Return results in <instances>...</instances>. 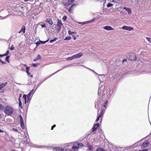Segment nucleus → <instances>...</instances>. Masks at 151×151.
Returning <instances> with one entry per match:
<instances>
[{
  "instance_id": "f257e3e1",
  "label": "nucleus",
  "mask_w": 151,
  "mask_h": 151,
  "mask_svg": "<svg viewBox=\"0 0 151 151\" xmlns=\"http://www.w3.org/2000/svg\"><path fill=\"white\" fill-rule=\"evenodd\" d=\"M78 149V147H71V145H68L66 146L63 149L57 147L53 148V151H77Z\"/></svg>"
},
{
  "instance_id": "f03ea898",
  "label": "nucleus",
  "mask_w": 151,
  "mask_h": 151,
  "mask_svg": "<svg viewBox=\"0 0 151 151\" xmlns=\"http://www.w3.org/2000/svg\"><path fill=\"white\" fill-rule=\"evenodd\" d=\"M4 112L8 115H10L13 113L14 109L10 106H7L5 107L4 109Z\"/></svg>"
},
{
  "instance_id": "7ed1b4c3",
  "label": "nucleus",
  "mask_w": 151,
  "mask_h": 151,
  "mask_svg": "<svg viewBox=\"0 0 151 151\" xmlns=\"http://www.w3.org/2000/svg\"><path fill=\"white\" fill-rule=\"evenodd\" d=\"M128 59L131 61H134L136 59V56L135 54L132 53L128 57Z\"/></svg>"
},
{
  "instance_id": "20e7f679",
  "label": "nucleus",
  "mask_w": 151,
  "mask_h": 151,
  "mask_svg": "<svg viewBox=\"0 0 151 151\" xmlns=\"http://www.w3.org/2000/svg\"><path fill=\"white\" fill-rule=\"evenodd\" d=\"M63 25L61 20H58L57 22V26L58 27L57 31L58 32H59L61 30V26Z\"/></svg>"
},
{
  "instance_id": "39448f33",
  "label": "nucleus",
  "mask_w": 151,
  "mask_h": 151,
  "mask_svg": "<svg viewBox=\"0 0 151 151\" xmlns=\"http://www.w3.org/2000/svg\"><path fill=\"white\" fill-rule=\"evenodd\" d=\"M105 86H101V87L100 88H99V89L98 91V95H101V89H102V88H103V91H102V92L103 93H104V90L105 91L106 90V89H105Z\"/></svg>"
},
{
  "instance_id": "423d86ee",
  "label": "nucleus",
  "mask_w": 151,
  "mask_h": 151,
  "mask_svg": "<svg viewBox=\"0 0 151 151\" xmlns=\"http://www.w3.org/2000/svg\"><path fill=\"white\" fill-rule=\"evenodd\" d=\"M150 144V143L149 142L146 141L144 142L141 145V147L142 148H145L149 146Z\"/></svg>"
},
{
  "instance_id": "0eeeda50",
  "label": "nucleus",
  "mask_w": 151,
  "mask_h": 151,
  "mask_svg": "<svg viewBox=\"0 0 151 151\" xmlns=\"http://www.w3.org/2000/svg\"><path fill=\"white\" fill-rule=\"evenodd\" d=\"M122 28L123 29L131 31L133 29V28L132 27H130L128 26H123L122 27Z\"/></svg>"
},
{
  "instance_id": "6e6552de",
  "label": "nucleus",
  "mask_w": 151,
  "mask_h": 151,
  "mask_svg": "<svg viewBox=\"0 0 151 151\" xmlns=\"http://www.w3.org/2000/svg\"><path fill=\"white\" fill-rule=\"evenodd\" d=\"M45 22L48 23L49 24L51 25L53 24V23L52 21V19L51 18H48L46 19Z\"/></svg>"
},
{
  "instance_id": "1a4fd4ad",
  "label": "nucleus",
  "mask_w": 151,
  "mask_h": 151,
  "mask_svg": "<svg viewBox=\"0 0 151 151\" xmlns=\"http://www.w3.org/2000/svg\"><path fill=\"white\" fill-rule=\"evenodd\" d=\"M99 112V111H98V114L97 116V118L96 120V122H97L99 120V118L101 117V115H103V111L102 110H101L99 114H98Z\"/></svg>"
},
{
  "instance_id": "9d476101",
  "label": "nucleus",
  "mask_w": 151,
  "mask_h": 151,
  "mask_svg": "<svg viewBox=\"0 0 151 151\" xmlns=\"http://www.w3.org/2000/svg\"><path fill=\"white\" fill-rule=\"evenodd\" d=\"M85 146L86 147H88L89 148V150H90L91 151H93V146H90L89 145V143L88 142H87L86 143V145H85Z\"/></svg>"
},
{
  "instance_id": "9b49d317",
  "label": "nucleus",
  "mask_w": 151,
  "mask_h": 151,
  "mask_svg": "<svg viewBox=\"0 0 151 151\" xmlns=\"http://www.w3.org/2000/svg\"><path fill=\"white\" fill-rule=\"evenodd\" d=\"M103 28L104 29L107 30H112L114 29V28H113L110 26H105L103 27Z\"/></svg>"
},
{
  "instance_id": "f8f14e48",
  "label": "nucleus",
  "mask_w": 151,
  "mask_h": 151,
  "mask_svg": "<svg viewBox=\"0 0 151 151\" xmlns=\"http://www.w3.org/2000/svg\"><path fill=\"white\" fill-rule=\"evenodd\" d=\"M83 54L82 53L80 52L76 55H73L75 58H79L82 56Z\"/></svg>"
},
{
  "instance_id": "ddd939ff",
  "label": "nucleus",
  "mask_w": 151,
  "mask_h": 151,
  "mask_svg": "<svg viewBox=\"0 0 151 151\" xmlns=\"http://www.w3.org/2000/svg\"><path fill=\"white\" fill-rule=\"evenodd\" d=\"M41 59V57L39 54H38L37 56L33 60V61H36L37 60H40Z\"/></svg>"
},
{
  "instance_id": "4468645a",
  "label": "nucleus",
  "mask_w": 151,
  "mask_h": 151,
  "mask_svg": "<svg viewBox=\"0 0 151 151\" xmlns=\"http://www.w3.org/2000/svg\"><path fill=\"white\" fill-rule=\"evenodd\" d=\"M95 20V19H93V20L88 21H87L86 22H80V23H79L83 25V24H85L89 23H91L93 21H94Z\"/></svg>"
},
{
  "instance_id": "2eb2a0df",
  "label": "nucleus",
  "mask_w": 151,
  "mask_h": 151,
  "mask_svg": "<svg viewBox=\"0 0 151 151\" xmlns=\"http://www.w3.org/2000/svg\"><path fill=\"white\" fill-rule=\"evenodd\" d=\"M25 27L24 26H23L22 27L20 31L19 32V33L20 34L21 33V32H23V33L24 34L25 32Z\"/></svg>"
},
{
  "instance_id": "dca6fc26",
  "label": "nucleus",
  "mask_w": 151,
  "mask_h": 151,
  "mask_svg": "<svg viewBox=\"0 0 151 151\" xmlns=\"http://www.w3.org/2000/svg\"><path fill=\"white\" fill-rule=\"evenodd\" d=\"M7 84V83L6 82L4 83H1L0 84V90H1L3 88L6 86Z\"/></svg>"
},
{
  "instance_id": "f3484780",
  "label": "nucleus",
  "mask_w": 151,
  "mask_h": 151,
  "mask_svg": "<svg viewBox=\"0 0 151 151\" xmlns=\"http://www.w3.org/2000/svg\"><path fill=\"white\" fill-rule=\"evenodd\" d=\"M75 0H68V5L72 4L74 1Z\"/></svg>"
},
{
  "instance_id": "a211bd4d",
  "label": "nucleus",
  "mask_w": 151,
  "mask_h": 151,
  "mask_svg": "<svg viewBox=\"0 0 151 151\" xmlns=\"http://www.w3.org/2000/svg\"><path fill=\"white\" fill-rule=\"evenodd\" d=\"M35 91L34 92L33 89H32L29 93L27 95V96H28V97H30V96L32 95L33 93L35 92Z\"/></svg>"
},
{
  "instance_id": "6ab92c4d",
  "label": "nucleus",
  "mask_w": 151,
  "mask_h": 151,
  "mask_svg": "<svg viewBox=\"0 0 151 151\" xmlns=\"http://www.w3.org/2000/svg\"><path fill=\"white\" fill-rule=\"evenodd\" d=\"M16 6L17 7H18V9H19V10H23L24 7L22 6H19L18 5H16Z\"/></svg>"
},
{
  "instance_id": "aec40b11",
  "label": "nucleus",
  "mask_w": 151,
  "mask_h": 151,
  "mask_svg": "<svg viewBox=\"0 0 151 151\" xmlns=\"http://www.w3.org/2000/svg\"><path fill=\"white\" fill-rule=\"evenodd\" d=\"M98 127H97V126L95 125H94L93 126V127L92 129V132H94Z\"/></svg>"
},
{
  "instance_id": "412c9836",
  "label": "nucleus",
  "mask_w": 151,
  "mask_h": 151,
  "mask_svg": "<svg viewBox=\"0 0 151 151\" xmlns=\"http://www.w3.org/2000/svg\"><path fill=\"white\" fill-rule=\"evenodd\" d=\"M74 59H75V58L74 57V55H73V56H72L71 57H68V58H67V60H72Z\"/></svg>"
},
{
  "instance_id": "4be33fe9",
  "label": "nucleus",
  "mask_w": 151,
  "mask_h": 151,
  "mask_svg": "<svg viewBox=\"0 0 151 151\" xmlns=\"http://www.w3.org/2000/svg\"><path fill=\"white\" fill-rule=\"evenodd\" d=\"M104 150L103 148L99 147L97 149L96 151H104Z\"/></svg>"
},
{
  "instance_id": "5701e85b",
  "label": "nucleus",
  "mask_w": 151,
  "mask_h": 151,
  "mask_svg": "<svg viewBox=\"0 0 151 151\" xmlns=\"http://www.w3.org/2000/svg\"><path fill=\"white\" fill-rule=\"evenodd\" d=\"M84 145H86V144H84ZM77 145H78V147H79V146H80V147H82V146H85V145H84L82 143H79V142H78L77 143Z\"/></svg>"
},
{
  "instance_id": "b1692460",
  "label": "nucleus",
  "mask_w": 151,
  "mask_h": 151,
  "mask_svg": "<svg viewBox=\"0 0 151 151\" xmlns=\"http://www.w3.org/2000/svg\"><path fill=\"white\" fill-rule=\"evenodd\" d=\"M58 38L57 37H55L53 39L51 40L50 41V43H52L54 41L58 40Z\"/></svg>"
},
{
  "instance_id": "393cba45",
  "label": "nucleus",
  "mask_w": 151,
  "mask_h": 151,
  "mask_svg": "<svg viewBox=\"0 0 151 151\" xmlns=\"http://www.w3.org/2000/svg\"><path fill=\"white\" fill-rule=\"evenodd\" d=\"M27 97V95L26 96L25 94H24L23 95V97L24 99L25 100V103L26 104L27 102V98H26Z\"/></svg>"
},
{
  "instance_id": "a878e982",
  "label": "nucleus",
  "mask_w": 151,
  "mask_h": 151,
  "mask_svg": "<svg viewBox=\"0 0 151 151\" xmlns=\"http://www.w3.org/2000/svg\"><path fill=\"white\" fill-rule=\"evenodd\" d=\"M10 57V56H8L6 57L5 58V60L8 63H9V59Z\"/></svg>"
},
{
  "instance_id": "bb28decb",
  "label": "nucleus",
  "mask_w": 151,
  "mask_h": 151,
  "mask_svg": "<svg viewBox=\"0 0 151 151\" xmlns=\"http://www.w3.org/2000/svg\"><path fill=\"white\" fill-rule=\"evenodd\" d=\"M19 117H20V122L21 123H23L24 121L23 120V118L21 116H19Z\"/></svg>"
},
{
  "instance_id": "cd10ccee",
  "label": "nucleus",
  "mask_w": 151,
  "mask_h": 151,
  "mask_svg": "<svg viewBox=\"0 0 151 151\" xmlns=\"http://www.w3.org/2000/svg\"><path fill=\"white\" fill-rule=\"evenodd\" d=\"M113 5V4L110 3H109L107 5V6L108 7H111Z\"/></svg>"
},
{
  "instance_id": "c85d7f7f",
  "label": "nucleus",
  "mask_w": 151,
  "mask_h": 151,
  "mask_svg": "<svg viewBox=\"0 0 151 151\" xmlns=\"http://www.w3.org/2000/svg\"><path fill=\"white\" fill-rule=\"evenodd\" d=\"M49 41V39L45 41H41L40 40V42L41 43V44H44L46 42H47Z\"/></svg>"
},
{
  "instance_id": "c756f323",
  "label": "nucleus",
  "mask_w": 151,
  "mask_h": 151,
  "mask_svg": "<svg viewBox=\"0 0 151 151\" xmlns=\"http://www.w3.org/2000/svg\"><path fill=\"white\" fill-rule=\"evenodd\" d=\"M21 126L23 129H24L25 128V126L23 123H21Z\"/></svg>"
},
{
  "instance_id": "7c9ffc66",
  "label": "nucleus",
  "mask_w": 151,
  "mask_h": 151,
  "mask_svg": "<svg viewBox=\"0 0 151 151\" xmlns=\"http://www.w3.org/2000/svg\"><path fill=\"white\" fill-rule=\"evenodd\" d=\"M76 33L75 32H72L70 30L68 31V33L69 35H71L73 34H74Z\"/></svg>"
},
{
  "instance_id": "2f4dec72",
  "label": "nucleus",
  "mask_w": 151,
  "mask_h": 151,
  "mask_svg": "<svg viewBox=\"0 0 151 151\" xmlns=\"http://www.w3.org/2000/svg\"><path fill=\"white\" fill-rule=\"evenodd\" d=\"M146 39L150 43H151V38L148 37H146Z\"/></svg>"
},
{
  "instance_id": "473e14b6",
  "label": "nucleus",
  "mask_w": 151,
  "mask_h": 151,
  "mask_svg": "<svg viewBox=\"0 0 151 151\" xmlns=\"http://www.w3.org/2000/svg\"><path fill=\"white\" fill-rule=\"evenodd\" d=\"M71 39V37L70 36L66 37L64 39V40H70Z\"/></svg>"
},
{
  "instance_id": "72a5a7b5",
  "label": "nucleus",
  "mask_w": 151,
  "mask_h": 151,
  "mask_svg": "<svg viewBox=\"0 0 151 151\" xmlns=\"http://www.w3.org/2000/svg\"><path fill=\"white\" fill-rule=\"evenodd\" d=\"M40 64L38 63H36L35 64H33L32 65L34 67H36L38 65H39Z\"/></svg>"
},
{
  "instance_id": "f704fd0d",
  "label": "nucleus",
  "mask_w": 151,
  "mask_h": 151,
  "mask_svg": "<svg viewBox=\"0 0 151 151\" xmlns=\"http://www.w3.org/2000/svg\"><path fill=\"white\" fill-rule=\"evenodd\" d=\"M4 107L1 104H0V110H2L4 108Z\"/></svg>"
},
{
  "instance_id": "c9c22d12",
  "label": "nucleus",
  "mask_w": 151,
  "mask_h": 151,
  "mask_svg": "<svg viewBox=\"0 0 151 151\" xmlns=\"http://www.w3.org/2000/svg\"><path fill=\"white\" fill-rule=\"evenodd\" d=\"M127 11L128 13L129 14H130L131 13V11L130 8H128V9H127Z\"/></svg>"
},
{
  "instance_id": "e433bc0d",
  "label": "nucleus",
  "mask_w": 151,
  "mask_h": 151,
  "mask_svg": "<svg viewBox=\"0 0 151 151\" xmlns=\"http://www.w3.org/2000/svg\"><path fill=\"white\" fill-rule=\"evenodd\" d=\"M73 9L70 8L68 10V12L70 13H72L73 12Z\"/></svg>"
},
{
  "instance_id": "4c0bfd02",
  "label": "nucleus",
  "mask_w": 151,
  "mask_h": 151,
  "mask_svg": "<svg viewBox=\"0 0 151 151\" xmlns=\"http://www.w3.org/2000/svg\"><path fill=\"white\" fill-rule=\"evenodd\" d=\"M76 4H73L70 7V8L73 9L75 7Z\"/></svg>"
},
{
  "instance_id": "58836bf2",
  "label": "nucleus",
  "mask_w": 151,
  "mask_h": 151,
  "mask_svg": "<svg viewBox=\"0 0 151 151\" xmlns=\"http://www.w3.org/2000/svg\"><path fill=\"white\" fill-rule=\"evenodd\" d=\"M19 106L20 107V108H22V103L21 101H19Z\"/></svg>"
},
{
  "instance_id": "ea45409f",
  "label": "nucleus",
  "mask_w": 151,
  "mask_h": 151,
  "mask_svg": "<svg viewBox=\"0 0 151 151\" xmlns=\"http://www.w3.org/2000/svg\"><path fill=\"white\" fill-rule=\"evenodd\" d=\"M107 103V102L106 101H105L103 104V106L104 107H106V106Z\"/></svg>"
},
{
  "instance_id": "a19ab883",
  "label": "nucleus",
  "mask_w": 151,
  "mask_h": 151,
  "mask_svg": "<svg viewBox=\"0 0 151 151\" xmlns=\"http://www.w3.org/2000/svg\"><path fill=\"white\" fill-rule=\"evenodd\" d=\"M27 102H29L30 100H31V99L30 98V97H28V96H27Z\"/></svg>"
},
{
  "instance_id": "79ce46f5",
  "label": "nucleus",
  "mask_w": 151,
  "mask_h": 151,
  "mask_svg": "<svg viewBox=\"0 0 151 151\" xmlns=\"http://www.w3.org/2000/svg\"><path fill=\"white\" fill-rule=\"evenodd\" d=\"M14 48V45H12L11 47L10 48V49L11 50H13Z\"/></svg>"
},
{
  "instance_id": "37998d69",
  "label": "nucleus",
  "mask_w": 151,
  "mask_h": 151,
  "mask_svg": "<svg viewBox=\"0 0 151 151\" xmlns=\"http://www.w3.org/2000/svg\"><path fill=\"white\" fill-rule=\"evenodd\" d=\"M9 54V50H8L7 51V52H6L4 54V55H5V56H7L8 55V54Z\"/></svg>"
},
{
  "instance_id": "c03bdc74",
  "label": "nucleus",
  "mask_w": 151,
  "mask_h": 151,
  "mask_svg": "<svg viewBox=\"0 0 151 151\" xmlns=\"http://www.w3.org/2000/svg\"><path fill=\"white\" fill-rule=\"evenodd\" d=\"M0 62H1L2 64H6V63H5V62H4V61H2L1 60V59L0 58Z\"/></svg>"
},
{
  "instance_id": "a18cd8bd",
  "label": "nucleus",
  "mask_w": 151,
  "mask_h": 151,
  "mask_svg": "<svg viewBox=\"0 0 151 151\" xmlns=\"http://www.w3.org/2000/svg\"><path fill=\"white\" fill-rule=\"evenodd\" d=\"M67 18V17L65 16L63 18V19L64 21H65L66 20Z\"/></svg>"
},
{
  "instance_id": "49530a36",
  "label": "nucleus",
  "mask_w": 151,
  "mask_h": 151,
  "mask_svg": "<svg viewBox=\"0 0 151 151\" xmlns=\"http://www.w3.org/2000/svg\"><path fill=\"white\" fill-rule=\"evenodd\" d=\"M45 24L44 23L43 24H41V26L42 28H43L45 27H46V26L45 25Z\"/></svg>"
},
{
  "instance_id": "de8ad7c7",
  "label": "nucleus",
  "mask_w": 151,
  "mask_h": 151,
  "mask_svg": "<svg viewBox=\"0 0 151 151\" xmlns=\"http://www.w3.org/2000/svg\"><path fill=\"white\" fill-rule=\"evenodd\" d=\"M148 149H145L143 150H139V151H148Z\"/></svg>"
},
{
  "instance_id": "09e8293b",
  "label": "nucleus",
  "mask_w": 151,
  "mask_h": 151,
  "mask_svg": "<svg viewBox=\"0 0 151 151\" xmlns=\"http://www.w3.org/2000/svg\"><path fill=\"white\" fill-rule=\"evenodd\" d=\"M35 44L37 45V46L38 45H39L40 44V43L39 42H37L35 43Z\"/></svg>"
},
{
  "instance_id": "8fccbe9b",
  "label": "nucleus",
  "mask_w": 151,
  "mask_h": 151,
  "mask_svg": "<svg viewBox=\"0 0 151 151\" xmlns=\"http://www.w3.org/2000/svg\"><path fill=\"white\" fill-rule=\"evenodd\" d=\"M55 126H56V125L55 124H54L53 126H52V127L51 129L52 130L55 127Z\"/></svg>"
},
{
  "instance_id": "3c124183",
  "label": "nucleus",
  "mask_w": 151,
  "mask_h": 151,
  "mask_svg": "<svg viewBox=\"0 0 151 151\" xmlns=\"http://www.w3.org/2000/svg\"><path fill=\"white\" fill-rule=\"evenodd\" d=\"M29 68V67H26V71H27V72L28 71Z\"/></svg>"
},
{
  "instance_id": "603ef678",
  "label": "nucleus",
  "mask_w": 151,
  "mask_h": 151,
  "mask_svg": "<svg viewBox=\"0 0 151 151\" xmlns=\"http://www.w3.org/2000/svg\"><path fill=\"white\" fill-rule=\"evenodd\" d=\"M13 130L15 131H16V132H18V130H17V129L16 128H13Z\"/></svg>"
},
{
  "instance_id": "864d4df0",
  "label": "nucleus",
  "mask_w": 151,
  "mask_h": 151,
  "mask_svg": "<svg viewBox=\"0 0 151 151\" xmlns=\"http://www.w3.org/2000/svg\"><path fill=\"white\" fill-rule=\"evenodd\" d=\"M34 0H24V1L25 2H27L28 1H33Z\"/></svg>"
},
{
  "instance_id": "5fc2aeb1",
  "label": "nucleus",
  "mask_w": 151,
  "mask_h": 151,
  "mask_svg": "<svg viewBox=\"0 0 151 151\" xmlns=\"http://www.w3.org/2000/svg\"><path fill=\"white\" fill-rule=\"evenodd\" d=\"M73 39L74 40H76V37L75 36L73 35Z\"/></svg>"
},
{
  "instance_id": "6e6d98bb",
  "label": "nucleus",
  "mask_w": 151,
  "mask_h": 151,
  "mask_svg": "<svg viewBox=\"0 0 151 151\" xmlns=\"http://www.w3.org/2000/svg\"><path fill=\"white\" fill-rule=\"evenodd\" d=\"M26 73H27V74L28 76L30 75V73L29 72V71L28 72L26 71Z\"/></svg>"
},
{
  "instance_id": "4d7b16f0",
  "label": "nucleus",
  "mask_w": 151,
  "mask_h": 151,
  "mask_svg": "<svg viewBox=\"0 0 151 151\" xmlns=\"http://www.w3.org/2000/svg\"><path fill=\"white\" fill-rule=\"evenodd\" d=\"M4 56H5V55H4V54H3V55H1V54H0V57H2Z\"/></svg>"
},
{
  "instance_id": "13d9d810",
  "label": "nucleus",
  "mask_w": 151,
  "mask_h": 151,
  "mask_svg": "<svg viewBox=\"0 0 151 151\" xmlns=\"http://www.w3.org/2000/svg\"><path fill=\"white\" fill-rule=\"evenodd\" d=\"M95 125L96 126H97V127H98L99 126V123H97V124H96Z\"/></svg>"
},
{
  "instance_id": "bf43d9fd",
  "label": "nucleus",
  "mask_w": 151,
  "mask_h": 151,
  "mask_svg": "<svg viewBox=\"0 0 151 151\" xmlns=\"http://www.w3.org/2000/svg\"><path fill=\"white\" fill-rule=\"evenodd\" d=\"M128 9V8H126V7H124L123 8L124 9H125L126 10H127Z\"/></svg>"
},
{
  "instance_id": "052dcab7",
  "label": "nucleus",
  "mask_w": 151,
  "mask_h": 151,
  "mask_svg": "<svg viewBox=\"0 0 151 151\" xmlns=\"http://www.w3.org/2000/svg\"><path fill=\"white\" fill-rule=\"evenodd\" d=\"M86 68L87 69H89V70H91V71H93V70H91V69H90V68H87V67H86Z\"/></svg>"
},
{
  "instance_id": "680f3d73",
  "label": "nucleus",
  "mask_w": 151,
  "mask_h": 151,
  "mask_svg": "<svg viewBox=\"0 0 151 151\" xmlns=\"http://www.w3.org/2000/svg\"><path fill=\"white\" fill-rule=\"evenodd\" d=\"M111 2H114V0H109Z\"/></svg>"
},
{
  "instance_id": "e2e57ef3",
  "label": "nucleus",
  "mask_w": 151,
  "mask_h": 151,
  "mask_svg": "<svg viewBox=\"0 0 151 151\" xmlns=\"http://www.w3.org/2000/svg\"><path fill=\"white\" fill-rule=\"evenodd\" d=\"M45 147V146H41L40 147V148H43L44 147Z\"/></svg>"
},
{
  "instance_id": "0e129e2a",
  "label": "nucleus",
  "mask_w": 151,
  "mask_h": 151,
  "mask_svg": "<svg viewBox=\"0 0 151 151\" xmlns=\"http://www.w3.org/2000/svg\"><path fill=\"white\" fill-rule=\"evenodd\" d=\"M24 66L25 67H27V65H26V64H24Z\"/></svg>"
},
{
  "instance_id": "69168bd1",
  "label": "nucleus",
  "mask_w": 151,
  "mask_h": 151,
  "mask_svg": "<svg viewBox=\"0 0 151 151\" xmlns=\"http://www.w3.org/2000/svg\"><path fill=\"white\" fill-rule=\"evenodd\" d=\"M1 132H3V131L2 130L0 129V133Z\"/></svg>"
},
{
  "instance_id": "338daca9",
  "label": "nucleus",
  "mask_w": 151,
  "mask_h": 151,
  "mask_svg": "<svg viewBox=\"0 0 151 151\" xmlns=\"http://www.w3.org/2000/svg\"><path fill=\"white\" fill-rule=\"evenodd\" d=\"M126 60H127L126 59H124V60H123V62H124V61H126Z\"/></svg>"
},
{
  "instance_id": "774afa93",
  "label": "nucleus",
  "mask_w": 151,
  "mask_h": 151,
  "mask_svg": "<svg viewBox=\"0 0 151 151\" xmlns=\"http://www.w3.org/2000/svg\"><path fill=\"white\" fill-rule=\"evenodd\" d=\"M96 105H97V104H96V103H95V107L96 108Z\"/></svg>"
}]
</instances>
